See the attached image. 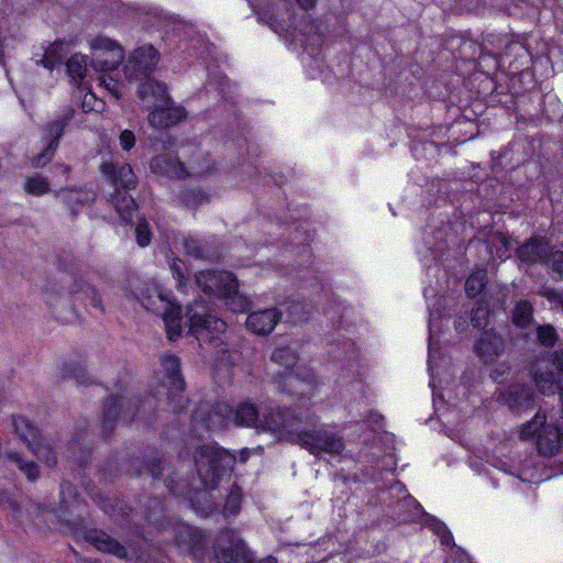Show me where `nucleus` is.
I'll use <instances>...</instances> for the list:
<instances>
[{
    "mask_svg": "<svg viewBox=\"0 0 563 563\" xmlns=\"http://www.w3.org/2000/svg\"><path fill=\"white\" fill-rule=\"evenodd\" d=\"M274 23L282 26L283 30L289 32L292 27L294 30H298L303 35H311L318 32V27L310 21L307 20V15L297 21L295 15L287 14V18L284 15H274L272 16Z\"/></svg>",
    "mask_w": 563,
    "mask_h": 563,
    "instance_id": "nucleus-25",
    "label": "nucleus"
},
{
    "mask_svg": "<svg viewBox=\"0 0 563 563\" xmlns=\"http://www.w3.org/2000/svg\"><path fill=\"white\" fill-rule=\"evenodd\" d=\"M501 367L503 369L500 372H498V369L495 371L498 375H504L506 372L509 371V366L506 364H503Z\"/></svg>",
    "mask_w": 563,
    "mask_h": 563,
    "instance_id": "nucleus-62",
    "label": "nucleus"
},
{
    "mask_svg": "<svg viewBox=\"0 0 563 563\" xmlns=\"http://www.w3.org/2000/svg\"><path fill=\"white\" fill-rule=\"evenodd\" d=\"M551 247V244L547 240L532 238L517 249V254L522 262H539L544 265Z\"/></svg>",
    "mask_w": 563,
    "mask_h": 563,
    "instance_id": "nucleus-19",
    "label": "nucleus"
},
{
    "mask_svg": "<svg viewBox=\"0 0 563 563\" xmlns=\"http://www.w3.org/2000/svg\"><path fill=\"white\" fill-rule=\"evenodd\" d=\"M251 563H255V562H254V556H253V555H252V562H251ZM256 563H277V561H276V559H275V558H273V556H268V558H266V559H264V560H261V561H258V562H256Z\"/></svg>",
    "mask_w": 563,
    "mask_h": 563,
    "instance_id": "nucleus-59",
    "label": "nucleus"
},
{
    "mask_svg": "<svg viewBox=\"0 0 563 563\" xmlns=\"http://www.w3.org/2000/svg\"><path fill=\"white\" fill-rule=\"evenodd\" d=\"M532 319V306L528 301H520L516 305L512 313V321L519 328H525Z\"/></svg>",
    "mask_w": 563,
    "mask_h": 563,
    "instance_id": "nucleus-34",
    "label": "nucleus"
},
{
    "mask_svg": "<svg viewBox=\"0 0 563 563\" xmlns=\"http://www.w3.org/2000/svg\"><path fill=\"white\" fill-rule=\"evenodd\" d=\"M75 47L73 40L55 41L44 53L41 64L47 68L53 69L60 65L63 59L68 55L71 48Z\"/></svg>",
    "mask_w": 563,
    "mask_h": 563,
    "instance_id": "nucleus-22",
    "label": "nucleus"
},
{
    "mask_svg": "<svg viewBox=\"0 0 563 563\" xmlns=\"http://www.w3.org/2000/svg\"><path fill=\"white\" fill-rule=\"evenodd\" d=\"M560 399L559 411L551 410L548 413L539 410L520 430V438L536 440L539 453L544 456L555 455L563 446V388Z\"/></svg>",
    "mask_w": 563,
    "mask_h": 563,
    "instance_id": "nucleus-5",
    "label": "nucleus"
},
{
    "mask_svg": "<svg viewBox=\"0 0 563 563\" xmlns=\"http://www.w3.org/2000/svg\"><path fill=\"white\" fill-rule=\"evenodd\" d=\"M125 405L126 400L122 396H112L106 401L102 412L103 435L109 434L119 415H121L123 419H132L130 417L126 418L125 413H122L121 411L119 412V409L121 410Z\"/></svg>",
    "mask_w": 563,
    "mask_h": 563,
    "instance_id": "nucleus-23",
    "label": "nucleus"
},
{
    "mask_svg": "<svg viewBox=\"0 0 563 563\" xmlns=\"http://www.w3.org/2000/svg\"><path fill=\"white\" fill-rule=\"evenodd\" d=\"M23 189L29 195L40 197L51 191V184L47 177L33 174L25 177Z\"/></svg>",
    "mask_w": 563,
    "mask_h": 563,
    "instance_id": "nucleus-28",
    "label": "nucleus"
},
{
    "mask_svg": "<svg viewBox=\"0 0 563 563\" xmlns=\"http://www.w3.org/2000/svg\"><path fill=\"white\" fill-rule=\"evenodd\" d=\"M133 145H134V143L126 142V143H124L123 150L125 152H129Z\"/></svg>",
    "mask_w": 563,
    "mask_h": 563,
    "instance_id": "nucleus-63",
    "label": "nucleus"
},
{
    "mask_svg": "<svg viewBox=\"0 0 563 563\" xmlns=\"http://www.w3.org/2000/svg\"><path fill=\"white\" fill-rule=\"evenodd\" d=\"M291 410L280 407H265L262 411L251 401L243 400L233 410L225 402L201 404L194 413V426L201 424L207 430L225 428L229 421L240 427H253L282 439L284 431L292 432L287 424Z\"/></svg>",
    "mask_w": 563,
    "mask_h": 563,
    "instance_id": "nucleus-1",
    "label": "nucleus"
},
{
    "mask_svg": "<svg viewBox=\"0 0 563 563\" xmlns=\"http://www.w3.org/2000/svg\"><path fill=\"white\" fill-rule=\"evenodd\" d=\"M299 308H300V303H292L290 307H289V312H290V316L292 317V320L294 321H299V320H303L306 319L305 314L300 313L299 312Z\"/></svg>",
    "mask_w": 563,
    "mask_h": 563,
    "instance_id": "nucleus-52",
    "label": "nucleus"
},
{
    "mask_svg": "<svg viewBox=\"0 0 563 563\" xmlns=\"http://www.w3.org/2000/svg\"><path fill=\"white\" fill-rule=\"evenodd\" d=\"M533 382L541 394L552 395L559 388L554 372L548 366L537 364L533 368Z\"/></svg>",
    "mask_w": 563,
    "mask_h": 563,
    "instance_id": "nucleus-24",
    "label": "nucleus"
},
{
    "mask_svg": "<svg viewBox=\"0 0 563 563\" xmlns=\"http://www.w3.org/2000/svg\"><path fill=\"white\" fill-rule=\"evenodd\" d=\"M551 362L558 371L563 373V349H559L551 354Z\"/></svg>",
    "mask_w": 563,
    "mask_h": 563,
    "instance_id": "nucleus-49",
    "label": "nucleus"
},
{
    "mask_svg": "<svg viewBox=\"0 0 563 563\" xmlns=\"http://www.w3.org/2000/svg\"><path fill=\"white\" fill-rule=\"evenodd\" d=\"M7 457L13 462L19 470L26 476L31 482H34L38 477V466L33 461H25L18 452H7Z\"/></svg>",
    "mask_w": 563,
    "mask_h": 563,
    "instance_id": "nucleus-31",
    "label": "nucleus"
},
{
    "mask_svg": "<svg viewBox=\"0 0 563 563\" xmlns=\"http://www.w3.org/2000/svg\"><path fill=\"white\" fill-rule=\"evenodd\" d=\"M506 349L505 338L495 329L485 331L475 343L477 356L486 364L495 362Z\"/></svg>",
    "mask_w": 563,
    "mask_h": 563,
    "instance_id": "nucleus-16",
    "label": "nucleus"
},
{
    "mask_svg": "<svg viewBox=\"0 0 563 563\" xmlns=\"http://www.w3.org/2000/svg\"><path fill=\"white\" fill-rule=\"evenodd\" d=\"M158 62V53L151 45H144L134 49L124 64V76L128 80H143L155 69Z\"/></svg>",
    "mask_w": 563,
    "mask_h": 563,
    "instance_id": "nucleus-15",
    "label": "nucleus"
},
{
    "mask_svg": "<svg viewBox=\"0 0 563 563\" xmlns=\"http://www.w3.org/2000/svg\"><path fill=\"white\" fill-rule=\"evenodd\" d=\"M176 542L183 551L190 552L203 547V533L197 528L185 526L180 528Z\"/></svg>",
    "mask_w": 563,
    "mask_h": 563,
    "instance_id": "nucleus-26",
    "label": "nucleus"
},
{
    "mask_svg": "<svg viewBox=\"0 0 563 563\" xmlns=\"http://www.w3.org/2000/svg\"><path fill=\"white\" fill-rule=\"evenodd\" d=\"M137 93L150 111L148 123L157 130L177 124L187 117L185 108L174 104L164 84L154 80L142 82Z\"/></svg>",
    "mask_w": 563,
    "mask_h": 563,
    "instance_id": "nucleus-6",
    "label": "nucleus"
},
{
    "mask_svg": "<svg viewBox=\"0 0 563 563\" xmlns=\"http://www.w3.org/2000/svg\"><path fill=\"white\" fill-rule=\"evenodd\" d=\"M183 247L188 255L195 258H205L207 256L203 243L195 238L184 236Z\"/></svg>",
    "mask_w": 563,
    "mask_h": 563,
    "instance_id": "nucleus-39",
    "label": "nucleus"
},
{
    "mask_svg": "<svg viewBox=\"0 0 563 563\" xmlns=\"http://www.w3.org/2000/svg\"><path fill=\"white\" fill-rule=\"evenodd\" d=\"M329 355L334 361H352L356 356V351L354 349L353 342L346 341L342 345L334 344L329 350Z\"/></svg>",
    "mask_w": 563,
    "mask_h": 563,
    "instance_id": "nucleus-33",
    "label": "nucleus"
},
{
    "mask_svg": "<svg viewBox=\"0 0 563 563\" xmlns=\"http://www.w3.org/2000/svg\"><path fill=\"white\" fill-rule=\"evenodd\" d=\"M313 422L314 417L310 412L291 410L287 424H291L290 429L292 432L284 431L282 440L298 443L316 456H319L321 453L330 455L341 454L345 448L342 437L327 429L301 430V424Z\"/></svg>",
    "mask_w": 563,
    "mask_h": 563,
    "instance_id": "nucleus-2",
    "label": "nucleus"
},
{
    "mask_svg": "<svg viewBox=\"0 0 563 563\" xmlns=\"http://www.w3.org/2000/svg\"><path fill=\"white\" fill-rule=\"evenodd\" d=\"M101 507L103 508V510L106 512H110V510H111V507L108 505V503H106V500H103V504L101 505Z\"/></svg>",
    "mask_w": 563,
    "mask_h": 563,
    "instance_id": "nucleus-64",
    "label": "nucleus"
},
{
    "mask_svg": "<svg viewBox=\"0 0 563 563\" xmlns=\"http://www.w3.org/2000/svg\"><path fill=\"white\" fill-rule=\"evenodd\" d=\"M538 341L543 346H553L558 341V333L555 329L549 324L539 325L537 329Z\"/></svg>",
    "mask_w": 563,
    "mask_h": 563,
    "instance_id": "nucleus-42",
    "label": "nucleus"
},
{
    "mask_svg": "<svg viewBox=\"0 0 563 563\" xmlns=\"http://www.w3.org/2000/svg\"><path fill=\"white\" fill-rule=\"evenodd\" d=\"M489 309L487 303L483 301L476 302L472 310L471 321L474 328L487 327L489 324Z\"/></svg>",
    "mask_w": 563,
    "mask_h": 563,
    "instance_id": "nucleus-36",
    "label": "nucleus"
},
{
    "mask_svg": "<svg viewBox=\"0 0 563 563\" xmlns=\"http://www.w3.org/2000/svg\"><path fill=\"white\" fill-rule=\"evenodd\" d=\"M151 169L155 174L166 175L170 178H183L186 175H200L206 172L202 168L195 169L194 166H190L192 172H187L177 157L167 153L154 157L151 162Z\"/></svg>",
    "mask_w": 563,
    "mask_h": 563,
    "instance_id": "nucleus-17",
    "label": "nucleus"
},
{
    "mask_svg": "<svg viewBox=\"0 0 563 563\" xmlns=\"http://www.w3.org/2000/svg\"><path fill=\"white\" fill-rule=\"evenodd\" d=\"M249 457L250 451L247 449H244L239 453V457H236V460H239L242 463H245L249 460Z\"/></svg>",
    "mask_w": 563,
    "mask_h": 563,
    "instance_id": "nucleus-58",
    "label": "nucleus"
},
{
    "mask_svg": "<svg viewBox=\"0 0 563 563\" xmlns=\"http://www.w3.org/2000/svg\"><path fill=\"white\" fill-rule=\"evenodd\" d=\"M294 345L278 346L272 354V361L284 367L276 376L277 387L291 396L309 397L316 387V377L310 367L297 365V349Z\"/></svg>",
    "mask_w": 563,
    "mask_h": 563,
    "instance_id": "nucleus-4",
    "label": "nucleus"
},
{
    "mask_svg": "<svg viewBox=\"0 0 563 563\" xmlns=\"http://www.w3.org/2000/svg\"><path fill=\"white\" fill-rule=\"evenodd\" d=\"M218 563H251L252 552L234 530L221 531L213 544Z\"/></svg>",
    "mask_w": 563,
    "mask_h": 563,
    "instance_id": "nucleus-14",
    "label": "nucleus"
},
{
    "mask_svg": "<svg viewBox=\"0 0 563 563\" xmlns=\"http://www.w3.org/2000/svg\"><path fill=\"white\" fill-rule=\"evenodd\" d=\"M136 136L130 130H124L121 132L120 141H135Z\"/></svg>",
    "mask_w": 563,
    "mask_h": 563,
    "instance_id": "nucleus-55",
    "label": "nucleus"
},
{
    "mask_svg": "<svg viewBox=\"0 0 563 563\" xmlns=\"http://www.w3.org/2000/svg\"><path fill=\"white\" fill-rule=\"evenodd\" d=\"M137 300L146 310L163 318L167 338L170 341L180 336V308L170 300L169 294L157 283H146L141 289Z\"/></svg>",
    "mask_w": 563,
    "mask_h": 563,
    "instance_id": "nucleus-10",
    "label": "nucleus"
},
{
    "mask_svg": "<svg viewBox=\"0 0 563 563\" xmlns=\"http://www.w3.org/2000/svg\"><path fill=\"white\" fill-rule=\"evenodd\" d=\"M544 266L551 269L552 273L556 274L560 278H563V251H554L553 247H551Z\"/></svg>",
    "mask_w": 563,
    "mask_h": 563,
    "instance_id": "nucleus-41",
    "label": "nucleus"
},
{
    "mask_svg": "<svg viewBox=\"0 0 563 563\" xmlns=\"http://www.w3.org/2000/svg\"><path fill=\"white\" fill-rule=\"evenodd\" d=\"M505 401L512 411L520 412L532 407L533 391L525 385H514L505 395Z\"/></svg>",
    "mask_w": 563,
    "mask_h": 563,
    "instance_id": "nucleus-21",
    "label": "nucleus"
},
{
    "mask_svg": "<svg viewBox=\"0 0 563 563\" xmlns=\"http://www.w3.org/2000/svg\"><path fill=\"white\" fill-rule=\"evenodd\" d=\"M242 493L240 488L231 489L230 494L227 497L225 504L223 506V514L225 517L235 516L241 506Z\"/></svg>",
    "mask_w": 563,
    "mask_h": 563,
    "instance_id": "nucleus-40",
    "label": "nucleus"
},
{
    "mask_svg": "<svg viewBox=\"0 0 563 563\" xmlns=\"http://www.w3.org/2000/svg\"><path fill=\"white\" fill-rule=\"evenodd\" d=\"M164 470H165V466L162 465L161 462H157V463H152L150 466H148V471L150 473L152 474V476L154 478H158L159 476H163L164 474Z\"/></svg>",
    "mask_w": 563,
    "mask_h": 563,
    "instance_id": "nucleus-51",
    "label": "nucleus"
},
{
    "mask_svg": "<svg viewBox=\"0 0 563 563\" xmlns=\"http://www.w3.org/2000/svg\"><path fill=\"white\" fill-rule=\"evenodd\" d=\"M77 197H76V200L80 203V205H84L86 202H90L92 201V197L88 194V192H85V194H81V192H74Z\"/></svg>",
    "mask_w": 563,
    "mask_h": 563,
    "instance_id": "nucleus-53",
    "label": "nucleus"
},
{
    "mask_svg": "<svg viewBox=\"0 0 563 563\" xmlns=\"http://www.w3.org/2000/svg\"><path fill=\"white\" fill-rule=\"evenodd\" d=\"M186 319L189 331L196 335L197 340H209L217 349V361L219 365H230V354L227 345L217 336L223 333L227 323L211 314L209 307L202 301H195L187 307Z\"/></svg>",
    "mask_w": 563,
    "mask_h": 563,
    "instance_id": "nucleus-7",
    "label": "nucleus"
},
{
    "mask_svg": "<svg viewBox=\"0 0 563 563\" xmlns=\"http://www.w3.org/2000/svg\"><path fill=\"white\" fill-rule=\"evenodd\" d=\"M136 242L141 247H145L151 243L152 232L146 220L139 221L135 228Z\"/></svg>",
    "mask_w": 563,
    "mask_h": 563,
    "instance_id": "nucleus-44",
    "label": "nucleus"
},
{
    "mask_svg": "<svg viewBox=\"0 0 563 563\" xmlns=\"http://www.w3.org/2000/svg\"><path fill=\"white\" fill-rule=\"evenodd\" d=\"M75 112L73 110H67L62 115L53 119L45 125V134L46 137L51 141H57L65 131L67 122L74 117Z\"/></svg>",
    "mask_w": 563,
    "mask_h": 563,
    "instance_id": "nucleus-29",
    "label": "nucleus"
},
{
    "mask_svg": "<svg viewBox=\"0 0 563 563\" xmlns=\"http://www.w3.org/2000/svg\"><path fill=\"white\" fill-rule=\"evenodd\" d=\"M13 427L18 437L26 443L38 460L47 466L56 465V443L52 438L42 437L37 429L23 417L13 418Z\"/></svg>",
    "mask_w": 563,
    "mask_h": 563,
    "instance_id": "nucleus-12",
    "label": "nucleus"
},
{
    "mask_svg": "<svg viewBox=\"0 0 563 563\" xmlns=\"http://www.w3.org/2000/svg\"><path fill=\"white\" fill-rule=\"evenodd\" d=\"M57 169L64 175H67L69 173V167L65 164L58 165Z\"/></svg>",
    "mask_w": 563,
    "mask_h": 563,
    "instance_id": "nucleus-60",
    "label": "nucleus"
},
{
    "mask_svg": "<svg viewBox=\"0 0 563 563\" xmlns=\"http://www.w3.org/2000/svg\"><path fill=\"white\" fill-rule=\"evenodd\" d=\"M81 107L84 112H99L103 109L102 100H98L92 92H87L84 96Z\"/></svg>",
    "mask_w": 563,
    "mask_h": 563,
    "instance_id": "nucleus-46",
    "label": "nucleus"
},
{
    "mask_svg": "<svg viewBox=\"0 0 563 563\" xmlns=\"http://www.w3.org/2000/svg\"><path fill=\"white\" fill-rule=\"evenodd\" d=\"M62 376L65 378H74L76 382L84 385L89 384L91 380L86 369L75 362L64 364Z\"/></svg>",
    "mask_w": 563,
    "mask_h": 563,
    "instance_id": "nucleus-35",
    "label": "nucleus"
},
{
    "mask_svg": "<svg viewBox=\"0 0 563 563\" xmlns=\"http://www.w3.org/2000/svg\"><path fill=\"white\" fill-rule=\"evenodd\" d=\"M74 492V487L71 484L69 483H63L62 486H60V494H62V498H63V501L65 503V495L66 494H69L71 495Z\"/></svg>",
    "mask_w": 563,
    "mask_h": 563,
    "instance_id": "nucleus-54",
    "label": "nucleus"
},
{
    "mask_svg": "<svg viewBox=\"0 0 563 563\" xmlns=\"http://www.w3.org/2000/svg\"><path fill=\"white\" fill-rule=\"evenodd\" d=\"M169 269L177 280V285L179 289H183L186 286V282L189 276V272L187 265L180 258H172L169 262Z\"/></svg>",
    "mask_w": 563,
    "mask_h": 563,
    "instance_id": "nucleus-37",
    "label": "nucleus"
},
{
    "mask_svg": "<svg viewBox=\"0 0 563 563\" xmlns=\"http://www.w3.org/2000/svg\"><path fill=\"white\" fill-rule=\"evenodd\" d=\"M161 364L165 376L163 388L166 389L167 399L174 412L181 410L187 399L183 395L184 379L180 374L179 358L170 353H164L161 356Z\"/></svg>",
    "mask_w": 563,
    "mask_h": 563,
    "instance_id": "nucleus-13",
    "label": "nucleus"
},
{
    "mask_svg": "<svg viewBox=\"0 0 563 563\" xmlns=\"http://www.w3.org/2000/svg\"><path fill=\"white\" fill-rule=\"evenodd\" d=\"M119 164L118 158L111 157L110 161L101 163L100 169L115 186V192L111 197V205L121 220L130 223L133 220L136 205L132 196L128 194V190L135 187L136 178L130 165L119 166Z\"/></svg>",
    "mask_w": 563,
    "mask_h": 563,
    "instance_id": "nucleus-9",
    "label": "nucleus"
},
{
    "mask_svg": "<svg viewBox=\"0 0 563 563\" xmlns=\"http://www.w3.org/2000/svg\"><path fill=\"white\" fill-rule=\"evenodd\" d=\"M85 539L100 552L110 553L120 559L126 556L125 548L104 531L96 529L89 530L86 532Z\"/></svg>",
    "mask_w": 563,
    "mask_h": 563,
    "instance_id": "nucleus-20",
    "label": "nucleus"
},
{
    "mask_svg": "<svg viewBox=\"0 0 563 563\" xmlns=\"http://www.w3.org/2000/svg\"><path fill=\"white\" fill-rule=\"evenodd\" d=\"M235 462L236 456L217 443L200 445L194 453L196 472L206 489H213L229 476Z\"/></svg>",
    "mask_w": 563,
    "mask_h": 563,
    "instance_id": "nucleus-8",
    "label": "nucleus"
},
{
    "mask_svg": "<svg viewBox=\"0 0 563 563\" xmlns=\"http://www.w3.org/2000/svg\"><path fill=\"white\" fill-rule=\"evenodd\" d=\"M454 325H455V329L459 331V332H463L466 328H467V320L464 319V318H459L455 322H454Z\"/></svg>",
    "mask_w": 563,
    "mask_h": 563,
    "instance_id": "nucleus-56",
    "label": "nucleus"
},
{
    "mask_svg": "<svg viewBox=\"0 0 563 563\" xmlns=\"http://www.w3.org/2000/svg\"><path fill=\"white\" fill-rule=\"evenodd\" d=\"M282 318L277 309H265L251 313L246 319V327L254 333L266 335L271 333Z\"/></svg>",
    "mask_w": 563,
    "mask_h": 563,
    "instance_id": "nucleus-18",
    "label": "nucleus"
},
{
    "mask_svg": "<svg viewBox=\"0 0 563 563\" xmlns=\"http://www.w3.org/2000/svg\"><path fill=\"white\" fill-rule=\"evenodd\" d=\"M109 71L110 70L101 71L102 74L97 75L96 80L99 87L103 88L118 100L124 93L125 86L123 82L114 79Z\"/></svg>",
    "mask_w": 563,
    "mask_h": 563,
    "instance_id": "nucleus-30",
    "label": "nucleus"
},
{
    "mask_svg": "<svg viewBox=\"0 0 563 563\" xmlns=\"http://www.w3.org/2000/svg\"><path fill=\"white\" fill-rule=\"evenodd\" d=\"M439 319V316H435L434 312H430V318H429V331H430V340H429V361H428V364H429V369L430 371H433L432 368V360H433V354H432V351H433V333H434V328H435V321Z\"/></svg>",
    "mask_w": 563,
    "mask_h": 563,
    "instance_id": "nucleus-48",
    "label": "nucleus"
},
{
    "mask_svg": "<svg viewBox=\"0 0 563 563\" xmlns=\"http://www.w3.org/2000/svg\"><path fill=\"white\" fill-rule=\"evenodd\" d=\"M56 146H54V143H48L40 154L34 155L31 158V164L33 167H44L46 164H48L53 156L55 155Z\"/></svg>",
    "mask_w": 563,
    "mask_h": 563,
    "instance_id": "nucleus-43",
    "label": "nucleus"
},
{
    "mask_svg": "<svg viewBox=\"0 0 563 563\" xmlns=\"http://www.w3.org/2000/svg\"><path fill=\"white\" fill-rule=\"evenodd\" d=\"M288 0H285V2H287ZM316 1L317 0H297V2L299 3V5L302 8V9H311L314 7L316 4Z\"/></svg>",
    "mask_w": 563,
    "mask_h": 563,
    "instance_id": "nucleus-57",
    "label": "nucleus"
},
{
    "mask_svg": "<svg viewBox=\"0 0 563 563\" xmlns=\"http://www.w3.org/2000/svg\"><path fill=\"white\" fill-rule=\"evenodd\" d=\"M68 292L78 296L79 299H86L93 308L102 310L101 299L96 288L82 278H74L68 287Z\"/></svg>",
    "mask_w": 563,
    "mask_h": 563,
    "instance_id": "nucleus-27",
    "label": "nucleus"
},
{
    "mask_svg": "<svg viewBox=\"0 0 563 563\" xmlns=\"http://www.w3.org/2000/svg\"><path fill=\"white\" fill-rule=\"evenodd\" d=\"M542 295L552 303L554 307L562 309L563 311V291L555 289H544Z\"/></svg>",
    "mask_w": 563,
    "mask_h": 563,
    "instance_id": "nucleus-47",
    "label": "nucleus"
},
{
    "mask_svg": "<svg viewBox=\"0 0 563 563\" xmlns=\"http://www.w3.org/2000/svg\"><path fill=\"white\" fill-rule=\"evenodd\" d=\"M196 283L205 294L223 299L233 312H244L250 306L249 299L238 290L236 278L229 272L201 271L196 275Z\"/></svg>",
    "mask_w": 563,
    "mask_h": 563,
    "instance_id": "nucleus-11",
    "label": "nucleus"
},
{
    "mask_svg": "<svg viewBox=\"0 0 563 563\" xmlns=\"http://www.w3.org/2000/svg\"><path fill=\"white\" fill-rule=\"evenodd\" d=\"M183 202L189 208H197L200 205L207 203L208 196L198 188L187 189L181 195Z\"/></svg>",
    "mask_w": 563,
    "mask_h": 563,
    "instance_id": "nucleus-38",
    "label": "nucleus"
},
{
    "mask_svg": "<svg viewBox=\"0 0 563 563\" xmlns=\"http://www.w3.org/2000/svg\"><path fill=\"white\" fill-rule=\"evenodd\" d=\"M0 505H7L8 508H10L13 512H15L18 509L16 503L11 498V496L8 493L1 492V490H0Z\"/></svg>",
    "mask_w": 563,
    "mask_h": 563,
    "instance_id": "nucleus-50",
    "label": "nucleus"
},
{
    "mask_svg": "<svg viewBox=\"0 0 563 563\" xmlns=\"http://www.w3.org/2000/svg\"><path fill=\"white\" fill-rule=\"evenodd\" d=\"M429 527L434 531V533H437L442 539V542L444 544H451L453 540L452 533L448 530L443 522L433 518L430 520Z\"/></svg>",
    "mask_w": 563,
    "mask_h": 563,
    "instance_id": "nucleus-45",
    "label": "nucleus"
},
{
    "mask_svg": "<svg viewBox=\"0 0 563 563\" xmlns=\"http://www.w3.org/2000/svg\"><path fill=\"white\" fill-rule=\"evenodd\" d=\"M92 57L90 65L82 54H74L66 63L68 76L74 81H82L92 78L91 73L113 70L123 62L124 51L114 40L106 36H97L90 42Z\"/></svg>",
    "mask_w": 563,
    "mask_h": 563,
    "instance_id": "nucleus-3",
    "label": "nucleus"
},
{
    "mask_svg": "<svg viewBox=\"0 0 563 563\" xmlns=\"http://www.w3.org/2000/svg\"><path fill=\"white\" fill-rule=\"evenodd\" d=\"M165 482V485L173 492V493H176L175 489L173 488L172 484L174 483V481H169L167 477L164 479Z\"/></svg>",
    "mask_w": 563,
    "mask_h": 563,
    "instance_id": "nucleus-61",
    "label": "nucleus"
},
{
    "mask_svg": "<svg viewBox=\"0 0 563 563\" xmlns=\"http://www.w3.org/2000/svg\"><path fill=\"white\" fill-rule=\"evenodd\" d=\"M487 274L485 269H477L471 274L465 283V290L470 297L478 295L485 287Z\"/></svg>",
    "mask_w": 563,
    "mask_h": 563,
    "instance_id": "nucleus-32",
    "label": "nucleus"
}]
</instances>
